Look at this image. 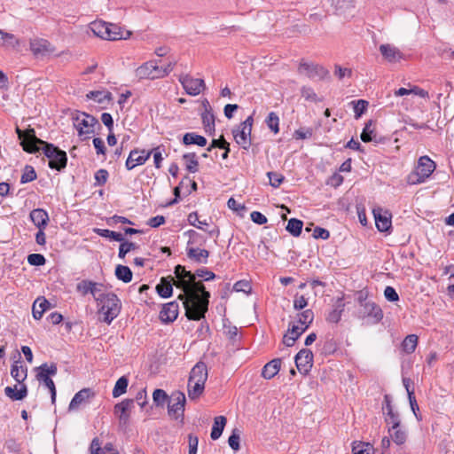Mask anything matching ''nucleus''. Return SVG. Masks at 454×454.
Here are the masks:
<instances>
[{
    "mask_svg": "<svg viewBox=\"0 0 454 454\" xmlns=\"http://www.w3.org/2000/svg\"><path fill=\"white\" fill-rule=\"evenodd\" d=\"M174 274L175 286L183 291L177 299L183 301L186 317L194 321L204 318L208 309L209 292L206 290L201 281H196L195 273L187 270L184 266L176 265Z\"/></svg>",
    "mask_w": 454,
    "mask_h": 454,
    "instance_id": "f257e3e1",
    "label": "nucleus"
},
{
    "mask_svg": "<svg viewBox=\"0 0 454 454\" xmlns=\"http://www.w3.org/2000/svg\"><path fill=\"white\" fill-rule=\"evenodd\" d=\"M16 133L20 140V145L25 152L35 153L42 149L43 154L49 159V167L51 168L60 171L66 168L67 162V153L53 144L38 138L34 129L21 130L17 127Z\"/></svg>",
    "mask_w": 454,
    "mask_h": 454,
    "instance_id": "f03ea898",
    "label": "nucleus"
},
{
    "mask_svg": "<svg viewBox=\"0 0 454 454\" xmlns=\"http://www.w3.org/2000/svg\"><path fill=\"white\" fill-rule=\"evenodd\" d=\"M98 306H99L98 313L103 314V321L106 324H111V322L116 318L121 309V302L118 296L114 293H107L104 297L101 298V301L97 302Z\"/></svg>",
    "mask_w": 454,
    "mask_h": 454,
    "instance_id": "7ed1b4c3",
    "label": "nucleus"
},
{
    "mask_svg": "<svg viewBox=\"0 0 454 454\" xmlns=\"http://www.w3.org/2000/svg\"><path fill=\"white\" fill-rule=\"evenodd\" d=\"M435 163L428 156H422L419 159L416 169L409 174L407 182L410 184L424 183L434 171Z\"/></svg>",
    "mask_w": 454,
    "mask_h": 454,
    "instance_id": "20e7f679",
    "label": "nucleus"
},
{
    "mask_svg": "<svg viewBox=\"0 0 454 454\" xmlns=\"http://www.w3.org/2000/svg\"><path fill=\"white\" fill-rule=\"evenodd\" d=\"M207 379V371H191L188 380V396L191 400L202 395Z\"/></svg>",
    "mask_w": 454,
    "mask_h": 454,
    "instance_id": "39448f33",
    "label": "nucleus"
},
{
    "mask_svg": "<svg viewBox=\"0 0 454 454\" xmlns=\"http://www.w3.org/2000/svg\"><path fill=\"white\" fill-rule=\"evenodd\" d=\"M72 119L80 137L94 133V126L98 124V121L94 116L83 112L74 114Z\"/></svg>",
    "mask_w": 454,
    "mask_h": 454,
    "instance_id": "423d86ee",
    "label": "nucleus"
},
{
    "mask_svg": "<svg viewBox=\"0 0 454 454\" xmlns=\"http://www.w3.org/2000/svg\"><path fill=\"white\" fill-rule=\"evenodd\" d=\"M253 121V117L248 116L239 127L232 130L235 141L244 150H247L251 145V131Z\"/></svg>",
    "mask_w": 454,
    "mask_h": 454,
    "instance_id": "0eeeda50",
    "label": "nucleus"
},
{
    "mask_svg": "<svg viewBox=\"0 0 454 454\" xmlns=\"http://www.w3.org/2000/svg\"><path fill=\"white\" fill-rule=\"evenodd\" d=\"M186 398L182 391H175L168 399V413L175 419L184 420Z\"/></svg>",
    "mask_w": 454,
    "mask_h": 454,
    "instance_id": "6e6552de",
    "label": "nucleus"
},
{
    "mask_svg": "<svg viewBox=\"0 0 454 454\" xmlns=\"http://www.w3.org/2000/svg\"><path fill=\"white\" fill-rule=\"evenodd\" d=\"M298 72L314 81L324 80L329 75V71L323 66L313 62H306L304 60L300 62Z\"/></svg>",
    "mask_w": 454,
    "mask_h": 454,
    "instance_id": "1a4fd4ad",
    "label": "nucleus"
},
{
    "mask_svg": "<svg viewBox=\"0 0 454 454\" xmlns=\"http://www.w3.org/2000/svg\"><path fill=\"white\" fill-rule=\"evenodd\" d=\"M29 48L35 58H45L55 52V47L43 38L31 39Z\"/></svg>",
    "mask_w": 454,
    "mask_h": 454,
    "instance_id": "9d476101",
    "label": "nucleus"
},
{
    "mask_svg": "<svg viewBox=\"0 0 454 454\" xmlns=\"http://www.w3.org/2000/svg\"><path fill=\"white\" fill-rule=\"evenodd\" d=\"M179 82L186 93L192 96L199 95L206 87L202 79L192 78L188 74L180 75Z\"/></svg>",
    "mask_w": 454,
    "mask_h": 454,
    "instance_id": "9b49d317",
    "label": "nucleus"
},
{
    "mask_svg": "<svg viewBox=\"0 0 454 454\" xmlns=\"http://www.w3.org/2000/svg\"><path fill=\"white\" fill-rule=\"evenodd\" d=\"M133 399H124L114 405V413L118 416L119 422L121 426H127L129 422V411L133 407Z\"/></svg>",
    "mask_w": 454,
    "mask_h": 454,
    "instance_id": "f8f14e48",
    "label": "nucleus"
},
{
    "mask_svg": "<svg viewBox=\"0 0 454 454\" xmlns=\"http://www.w3.org/2000/svg\"><path fill=\"white\" fill-rule=\"evenodd\" d=\"M159 66L157 60L148 61L136 70V76L139 79H159Z\"/></svg>",
    "mask_w": 454,
    "mask_h": 454,
    "instance_id": "ddd939ff",
    "label": "nucleus"
},
{
    "mask_svg": "<svg viewBox=\"0 0 454 454\" xmlns=\"http://www.w3.org/2000/svg\"><path fill=\"white\" fill-rule=\"evenodd\" d=\"M151 155L152 152L134 149L129 153L125 166L127 169L131 170L138 165H143Z\"/></svg>",
    "mask_w": 454,
    "mask_h": 454,
    "instance_id": "4468645a",
    "label": "nucleus"
},
{
    "mask_svg": "<svg viewBox=\"0 0 454 454\" xmlns=\"http://www.w3.org/2000/svg\"><path fill=\"white\" fill-rule=\"evenodd\" d=\"M56 372L57 371H38L36 375L40 383L43 384V386L49 389L52 404L56 403L57 390L51 377L54 376Z\"/></svg>",
    "mask_w": 454,
    "mask_h": 454,
    "instance_id": "2eb2a0df",
    "label": "nucleus"
},
{
    "mask_svg": "<svg viewBox=\"0 0 454 454\" xmlns=\"http://www.w3.org/2000/svg\"><path fill=\"white\" fill-rule=\"evenodd\" d=\"M360 314L363 317L372 318L373 324L379 323L383 318L382 309L372 301L361 306Z\"/></svg>",
    "mask_w": 454,
    "mask_h": 454,
    "instance_id": "dca6fc26",
    "label": "nucleus"
},
{
    "mask_svg": "<svg viewBox=\"0 0 454 454\" xmlns=\"http://www.w3.org/2000/svg\"><path fill=\"white\" fill-rule=\"evenodd\" d=\"M179 313V304L177 301H170L163 305L160 311V319L165 323L169 324L174 322Z\"/></svg>",
    "mask_w": 454,
    "mask_h": 454,
    "instance_id": "f3484780",
    "label": "nucleus"
},
{
    "mask_svg": "<svg viewBox=\"0 0 454 454\" xmlns=\"http://www.w3.org/2000/svg\"><path fill=\"white\" fill-rule=\"evenodd\" d=\"M375 224L379 231H388L392 227L391 215L388 212H382L381 208L373 209Z\"/></svg>",
    "mask_w": 454,
    "mask_h": 454,
    "instance_id": "a211bd4d",
    "label": "nucleus"
},
{
    "mask_svg": "<svg viewBox=\"0 0 454 454\" xmlns=\"http://www.w3.org/2000/svg\"><path fill=\"white\" fill-rule=\"evenodd\" d=\"M384 59L389 63H396L403 58V52L395 46L386 43L380 45L379 48Z\"/></svg>",
    "mask_w": 454,
    "mask_h": 454,
    "instance_id": "6ab92c4d",
    "label": "nucleus"
},
{
    "mask_svg": "<svg viewBox=\"0 0 454 454\" xmlns=\"http://www.w3.org/2000/svg\"><path fill=\"white\" fill-rule=\"evenodd\" d=\"M131 35V32L126 29L121 28L116 24L108 23L107 24V31L105 35V40H121V39H128Z\"/></svg>",
    "mask_w": 454,
    "mask_h": 454,
    "instance_id": "aec40b11",
    "label": "nucleus"
},
{
    "mask_svg": "<svg viewBox=\"0 0 454 454\" xmlns=\"http://www.w3.org/2000/svg\"><path fill=\"white\" fill-rule=\"evenodd\" d=\"M187 257L196 263L206 264L209 256L207 249H201L194 247H186Z\"/></svg>",
    "mask_w": 454,
    "mask_h": 454,
    "instance_id": "412c9836",
    "label": "nucleus"
},
{
    "mask_svg": "<svg viewBox=\"0 0 454 454\" xmlns=\"http://www.w3.org/2000/svg\"><path fill=\"white\" fill-rule=\"evenodd\" d=\"M92 395L93 394L90 388H82L78 391L72 398L68 406V411H73L78 410L80 406L85 403Z\"/></svg>",
    "mask_w": 454,
    "mask_h": 454,
    "instance_id": "4be33fe9",
    "label": "nucleus"
},
{
    "mask_svg": "<svg viewBox=\"0 0 454 454\" xmlns=\"http://www.w3.org/2000/svg\"><path fill=\"white\" fill-rule=\"evenodd\" d=\"M174 278L172 277L161 278L156 286L157 294L162 298H169L173 294Z\"/></svg>",
    "mask_w": 454,
    "mask_h": 454,
    "instance_id": "5701e85b",
    "label": "nucleus"
},
{
    "mask_svg": "<svg viewBox=\"0 0 454 454\" xmlns=\"http://www.w3.org/2000/svg\"><path fill=\"white\" fill-rule=\"evenodd\" d=\"M30 219L38 229H44L48 224L49 215L44 209L36 208L30 212Z\"/></svg>",
    "mask_w": 454,
    "mask_h": 454,
    "instance_id": "b1692460",
    "label": "nucleus"
},
{
    "mask_svg": "<svg viewBox=\"0 0 454 454\" xmlns=\"http://www.w3.org/2000/svg\"><path fill=\"white\" fill-rule=\"evenodd\" d=\"M4 393L6 396L13 401H20L27 396V389L25 385H21L20 387L15 385L14 387H6Z\"/></svg>",
    "mask_w": 454,
    "mask_h": 454,
    "instance_id": "393cba45",
    "label": "nucleus"
},
{
    "mask_svg": "<svg viewBox=\"0 0 454 454\" xmlns=\"http://www.w3.org/2000/svg\"><path fill=\"white\" fill-rule=\"evenodd\" d=\"M312 359L313 354L309 349H301L300 350L294 357V362L297 369L301 367H305L309 364V367L312 366Z\"/></svg>",
    "mask_w": 454,
    "mask_h": 454,
    "instance_id": "a878e982",
    "label": "nucleus"
},
{
    "mask_svg": "<svg viewBox=\"0 0 454 454\" xmlns=\"http://www.w3.org/2000/svg\"><path fill=\"white\" fill-rule=\"evenodd\" d=\"M50 308V302L44 297L37 298L33 304L32 314L35 319L42 318L44 311Z\"/></svg>",
    "mask_w": 454,
    "mask_h": 454,
    "instance_id": "bb28decb",
    "label": "nucleus"
},
{
    "mask_svg": "<svg viewBox=\"0 0 454 454\" xmlns=\"http://www.w3.org/2000/svg\"><path fill=\"white\" fill-rule=\"evenodd\" d=\"M227 419L224 416H217L214 419L210 437L215 441L220 438L226 425Z\"/></svg>",
    "mask_w": 454,
    "mask_h": 454,
    "instance_id": "cd10ccee",
    "label": "nucleus"
},
{
    "mask_svg": "<svg viewBox=\"0 0 454 454\" xmlns=\"http://www.w3.org/2000/svg\"><path fill=\"white\" fill-rule=\"evenodd\" d=\"M207 141L204 137L198 135L195 132H188L183 137V143L185 145H197L203 147L207 145Z\"/></svg>",
    "mask_w": 454,
    "mask_h": 454,
    "instance_id": "c85d7f7f",
    "label": "nucleus"
},
{
    "mask_svg": "<svg viewBox=\"0 0 454 454\" xmlns=\"http://www.w3.org/2000/svg\"><path fill=\"white\" fill-rule=\"evenodd\" d=\"M201 119L205 132L208 135H214L215 131V114L213 112L201 113Z\"/></svg>",
    "mask_w": 454,
    "mask_h": 454,
    "instance_id": "c756f323",
    "label": "nucleus"
},
{
    "mask_svg": "<svg viewBox=\"0 0 454 454\" xmlns=\"http://www.w3.org/2000/svg\"><path fill=\"white\" fill-rule=\"evenodd\" d=\"M387 431L389 437L395 444L402 445L406 442L407 433L403 428L401 427V426H399L396 429L388 427Z\"/></svg>",
    "mask_w": 454,
    "mask_h": 454,
    "instance_id": "7c9ffc66",
    "label": "nucleus"
},
{
    "mask_svg": "<svg viewBox=\"0 0 454 454\" xmlns=\"http://www.w3.org/2000/svg\"><path fill=\"white\" fill-rule=\"evenodd\" d=\"M107 22L102 20H95L89 25V29L98 37L105 40L107 31Z\"/></svg>",
    "mask_w": 454,
    "mask_h": 454,
    "instance_id": "2f4dec72",
    "label": "nucleus"
},
{
    "mask_svg": "<svg viewBox=\"0 0 454 454\" xmlns=\"http://www.w3.org/2000/svg\"><path fill=\"white\" fill-rule=\"evenodd\" d=\"M86 97L90 99L94 100L99 104H103L106 101H111L113 97L112 93L106 90H92L90 91Z\"/></svg>",
    "mask_w": 454,
    "mask_h": 454,
    "instance_id": "473e14b6",
    "label": "nucleus"
},
{
    "mask_svg": "<svg viewBox=\"0 0 454 454\" xmlns=\"http://www.w3.org/2000/svg\"><path fill=\"white\" fill-rule=\"evenodd\" d=\"M189 237L187 247L203 246L207 242V238L194 230H189L185 233Z\"/></svg>",
    "mask_w": 454,
    "mask_h": 454,
    "instance_id": "72a5a7b5",
    "label": "nucleus"
},
{
    "mask_svg": "<svg viewBox=\"0 0 454 454\" xmlns=\"http://www.w3.org/2000/svg\"><path fill=\"white\" fill-rule=\"evenodd\" d=\"M215 147H221V149L224 150V153L222 154V159L226 160L230 153V144L224 139L223 136H221L218 139H213L207 151L210 152L213 148Z\"/></svg>",
    "mask_w": 454,
    "mask_h": 454,
    "instance_id": "f704fd0d",
    "label": "nucleus"
},
{
    "mask_svg": "<svg viewBox=\"0 0 454 454\" xmlns=\"http://www.w3.org/2000/svg\"><path fill=\"white\" fill-rule=\"evenodd\" d=\"M183 160L185 161L186 169L190 173H196L199 169V161L195 153H184Z\"/></svg>",
    "mask_w": 454,
    "mask_h": 454,
    "instance_id": "c9c22d12",
    "label": "nucleus"
},
{
    "mask_svg": "<svg viewBox=\"0 0 454 454\" xmlns=\"http://www.w3.org/2000/svg\"><path fill=\"white\" fill-rule=\"evenodd\" d=\"M115 276L119 280L129 283L132 280V271L128 266L119 264L115 268Z\"/></svg>",
    "mask_w": 454,
    "mask_h": 454,
    "instance_id": "e433bc0d",
    "label": "nucleus"
},
{
    "mask_svg": "<svg viewBox=\"0 0 454 454\" xmlns=\"http://www.w3.org/2000/svg\"><path fill=\"white\" fill-rule=\"evenodd\" d=\"M418 345V336L416 334H410L404 338L402 342L401 348L403 352L407 354L412 353Z\"/></svg>",
    "mask_w": 454,
    "mask_h": 454,
    "instance_id": "4c0bfd02",
    "label": "nucleus"
},
{
    "mask_svg": "<svg viewBox=\"0 0 454 454\" xmlns=\"http://www.w3.org/2000/svg\"><path fill=\"white\" fill-rule=\"evenodd\" d=\"M302 227H303L302 221L296 219V218H291L287 223L286 230L290 234H292L294 237H298V236H300V234L301 232Z\"/></svg>",
    "mask_w": 454,
    "mask_h": 454,
    "instance_id": "58836bf2",
    "label": "nucleus"
},
{
    "mask_svg": "<svg viewBox=\"0 0 454 454\" xmlns=\"http://www.w3.org/2000/svg\"><path fill=\"white\" fill-rule=\"evenodd\" d=\"M223 334L235 343L239 339V330L237 326L232 325L231 322H223Z\"/></svg>",
    "mask_w": 454,
    "mask_h": 454,
    "instance_id": "ea45409f",
    "label": "nucleus"
},
{
    "mask_svg": "<svg viewBox=\"0 0 454 454\" xmlns=\"http://www.w3.org/2000/svg\"><path fill=\"white\" fill-rule=\"evenodd\" d=\"M371 121L366 123L365 127L364 128L362 133H361V139L364 143L368 142H374V143H380V139L377 138V135L375 134L374 130L371 129Z\"/></svg>",
    "mask_w": 454,
    "mask_h": 454,
    "instance_id": "a19ab883",
    "label": "nucleus"
},
{
    "mask_svg": "<svg viewBox=\"0 0 454 454\" xmlns=\"http://www.w3.org/2000/svg\"><path fill=\"white\" fill-rule=\"evenodd\" d=\"M94 232L103 238L111 239L115 241L122 242L124 240V237L121 233L116 232L114 231H110L107 229L96 228V229H94Z\"/></svg>",
    "mask_w": 454,
    "mask_h": 454,
    "instance_id": "79ce46f5",
    "label": "nucleus"
},
{
    "mask_svg": "<svg viewBox=\"0 0 454 454\" xmlns=\"http://www.w3.org/2000/svg\"><path fill=\"white\" fill-rule=\"evenodd\" d=\"M129 384V380L126 376L121 377L115 383L114 387L113 389V396L119 397L121 395L125 394L127 391Z\"/></svg>",
    "mask_w": 454,
    "mask_h": 454,
    "instance_id": "37998d69",
    "label": "nucleus"
},
{
    "mask_svg": "<svg viewBox=\"0 0 454 454\" xmlns=\"http://www.w3.org/2000/svg\"><path fill=\"white\" fill-rule=\"evenodd\" d=\"M314 313L311 309H306L301 313L298 314V323L301 327L308 329L310 324L313 322Z\"/></svg>",
    "mask_w": 454,
    "mask_h": 454,
    "instance_id": "c03bdc74",
    "label": "nucleus"
},
{
    "mask_svg": "<svg viewBox=\"0 0 454 454\" xmlns=\"http://www.w3.org/2000/svg\"><path fill=\"white\" fill-rule=\"evenodd\" d=\"M385 422L387 423L388 427H392V429H396L399 426H401L399 413L397 411L385 412Z\"/></svg>",
    "mask_w": 454,
    "mask_h": 454,
    "instance_id": "a18cd8bd",
    "label": "nucleus"
},
{
    "mask_svg": "<svg viewBox=\"0 0 454 454\" xmlns=\"http://www.w3.org/2000/svg\"><path fill=\"white\" fill-rule=\"evenodd\" d=\"M3 39L0 41V45L4 47L16 48L20 42L13 34L2 31Z\"/></svg>",
    "mask_w": 454,
    "mask_h": 454,
    "instance_id": "49530a36",
    "label": "nucleus"
},
{
    "mask_svg": "<svg viewBox=\"0 0 454 454\" xmlns=\"http://www.w3.org/2000/svg\"><path fill=\"white\" fill-rule=\"evenodd\" d=\"M169 399L167 393L160 388H157L153 391V400L156 406L163 407L165 403Z\"/></svg>",
    "mask_w": 454,
    "mask_h": 454,
    "instance_id": "de8ad7c7",
    "label": "nucleus"
},
{
    "mask_svg": "<svg viewBox=\"0 0 454 454\" xmlns=\"http://www.w3.org/2000/svg\"><path fill=\"white\" fill-rule=\"evenodd\" d=\"M93 286L94 281L84 279L76 285V291L82 295L91 294V293H94L92 290Z\"/></svg>",
    "mask_w": 454,
    "mask_h": 454,
    "instance_id": "09e8293b",
    "label": "nucleus"
},
{
    "mask_svg": "<svg viewBox=\"0 0 454 454\" xmlns=\"http://www.w3.org/2000/svg\"><path fill=\"white\" fill-rule=\"evenodd\" d=\"M36 179V173L32 166L27 165L21 175L20 183L27 184Z\"/></svg>",
    "mask_w": 454,
    "mask_h": 454,
    "instance_id": "8fccbe9b",
    "label": "nucleus"
},
{
    "mask_svg": "<svg viewBox=\"0 0 454 454\" xmlns=\"http://www.w3.org/2000/svg\"><path fill=\"white\" fill-rule=\"evenodd\" d=\"M332 4L335 7L340 14L353 7L351 0H332Z\"/></svg>",
    "mask_w": 454,
    "mask_h": 454,
    "instance_id": "3c124183",
    "label": "nucleus"
},
{
    "mask_svg": "<svg viewBox=\"0 0 454 454\" xmlns=\"http://www.w3.org/2000/svg\"><path fill=\"white\" fill-rule=\"evenodd\" d=\"M266 123L269 127V129L273 131L275 134H277L279 131L278 124H279V118L277 115L276 113L270 112L266 119Z\"/></svg>",
    "mask_w": 454,
    "mask_h": 454,
    "instance_id": "603ef678",
    "label": "nucleus"
},
{
    "mask_svg": "<svg viewBox=\"0 0 454 454\" xmlns=\"http://www.w3.org/2000/svg\"><path fill=\"white\" fill-rule=\"evenodd\" d=\"M137 248V246L136 243H133V242H129V241H122L120 245V247H119V254H118V256L121 258V259H124L126 254L132 251V250H135Z\"/></svg>",
    "mask_w": 454,
    "mask_h": 454,
    "instance_id": "864d4df0",
    "label": "nucleus"
},
{
    "mask_svg": "<svg viewBox=\"0 0 454 454\" xmlns=\"http://www.w3.org/2000/svg\"><path fill=\"white\" fill-rule=\"evenodd\" d=\"M301 97L304 98L307 101L310 102H317L318 98L314 90L311 87L303 86L301 89Z\"/></svg>",
    "mask_w": 454,
    "mask_h": 454,
    "instance_id": "5fc2aeb1",
    "label": "nucleus"
},
{
    "mask_svg": "<svg viewBox=\"0 0 454 454\" xmlns=\"http://www.w3.org/2000/svg\"><path fill=\"white\" fill-rule=\"evenodd\" d=\"M371 447L369 443L353 442L352 452L353 454H370Z\"/></svg>",
    "mask_w": 454,
    "mask_h": 454,
    "instance_id": "6e6d98bb",
    "label": "nucleus"
},
{
    "mask_svg": "<svg viewBox=\"0 0 454 454\" xmlns=\"http://www.w3.org/2000/svg\"><path fill=\"white\" fill-rule=\"evenodd\" d=\"M239 439H240V436H239V430L233 429L231 432V434L229 436L228 443H229L230 447L235 451L239 450L240 448Z\"/></svg>",
    "mask_w": 454,
    "mask_h": 454,
    "instance_id": "4d7b16f0",
    "label": "nucleus"
},
{
    "mask_svg": "<svg viewBox=\"0 0 454 454\" xmlns=\"http://www.w3.org/2000/svg\"><path fill=\"white\" fill-rule=\"evenodd\" d=\"M352 104L354 105L355 116L356 119H358L366 110L368 102L363 99H359L357 101H352Z\"/></svg>",
    "mask_w": 454,
    "mask_h": 454,
    "instance_id": "13d9d810",
    "label": "nucleus"
},
{
    "mask_svg": "<svg viewBox=\"0 0 454 454\" xmlns=\"http://www.w3.org/2000/svg\"><path fill=\"white\" fill-rule=\"evenodd\" d=\"M267 176L270 180V184L274 188L279 187L285 179L283 175L277 172H268Z\"/></svg>",
    "mask_w": 454,
    "mask_h": 454,
    "instance_id": "bf43d9fd",
    "label": "nucleus"
},
{
    "mask_svg": "<svg viewBox=\"0 0 454 454\" xmlns=\"http://www.w3.org/2000/svg\"><path fill=\"white\" fill-rule=\"evenodd\" d=\"M27 262L33 266H43L45 264V258L41 254H31L27 256Z\"/></svg>",
    "mask_w": 454,
    "mask_h": 454,
    "instance_id": "052dcab7",
    "label": "nucleus"
},
{
    "mask_svg": "<svg viewBox=\"0 0 454 454\" xmlns=\"http://www.w3.org/2000/svg\"><path fill=\"white\" fill-rule=\"evenodd\" d=\"M163 151H164V149L161 146H157L150 151V152H152V154L153 155L154 166L157 168H160L161 167V162L163 160V157H162Z\"/></svg>",
    "mask_w": 454,
    "mask_h": 454,
    "instance_id": "680f3d73",
    "label": "nucleus"
},
{
    "mask_svg": "<svg viewBox=\"0 0 454 454\" xmlns=\"http://www.w3.org/2000/svg\"><path fill=\"white\" fill-rule=\"evenodd\" d=\"M188 222L191 225H192L198 229H200V230H203L202 225H207L206 221L199 220V215H198L197 212H192L188 215Z\"/></svg>",
    "mask_w": 454,
    "mask_h": 454,
    "instance_id": "e2e57ef3",
    "label": "nucleus"
},
{
    "mask_svg": "<svg viewBox=\"0 0 454 454\" xmlns=\"http://www.w3.org/2000/svg\"><path fill=\"white\" fill-rule=\"evenodd\" d=\"M196 278H202L205 281L213 280L215 278V274L205 268L198 269L195 271Z\"/></svg>",
    "mask_w": 454,
    "mask_h": 454,
    "instance_id": "0e129e2a",
    "label": "nucleus"
},
{
    "mask_svg": "<svg viewBox=\"0 0 454 454\" xmlns=\"http://www.w3.org/2000/svg\"><path fill=\"white\" fill-rule=\"evenodd\" d=\"M107 178L108 172L106 169L101 168L95 173L96 184L98 185H104L106 183Z\"/></svg>",
    "mask_w": 454,
    "mask_h": 454,
    "instance_id": "69168bd1",
    "label": "nucleus"
},
{
    "mask_svg": "<svg viewBox=\"0 0 454 454\" xmlns=\"http://www.w3.org/2000/svg\"><path fill=\"white\" fill-rule=\"evenodd\" d=\"M90 454H105L104 450L101 448V442L98 437H95L90 446Z\"/></svg>",
    "mask_w": 454,
    "mask_h": 454,
    "instance_id": "338daca9",
    "label": "nucleus"
},
{
    "mask_svg": "<svg viewBox=\"0 0 454 454\" xmlns=\"http://www.w3.org/2000/svg\"><path fill=\"white\" fill-rule=\"evenodd\" d=\"M189 454H197L199 438L196 435L190 434L188 435Z\"/></svg>",
    "mask_w": 454,
    "mask_h": 454,
    "instance_id": "774afa93",
    "label": "nucleus"
}]
</instances>
